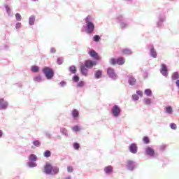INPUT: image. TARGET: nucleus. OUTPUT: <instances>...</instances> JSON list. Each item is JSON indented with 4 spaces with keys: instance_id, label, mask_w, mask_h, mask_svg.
<instances>
[{
    "instance_id": "e2e57ef3",
    "label": "nucleus",
    "mask_w": 179,
    "mask_h": 179,
    "mask_svg": "<svg viewBox=\"0 0 179 179\" xmlns=\"http://www.w3.org/2000/svg\"><path fill=\"white\" fill-rule=\"evenodd\" d=\"M128 3H132V0H125Z\"/></svg>"
},
{
    "instance_id": "423d86ee",
    "label": "nucleus",
    "mask_w": 179,
    "mask_h": 179,
    "mask_svg": "<svg viewBox=\"0 0 179 179\" xmlns=\"http://www.w3.org/2000/svg\"><path fill=\"white\" fill-rule=\"evenodd\" d=\"M43 73H44L45 78L48 80L54 78V71L52 70V69H50L49 67H45L43 69Z\"/></svg>"
},
{
    "instance_id": "6e6d98bb",
    "label": "nucleus",
    "mask_w": 179,
    "mask_h": 179,
    "mask_svg": "<svg viewBox=\"0 0 179 179\" xmlns=\"http://www.w3.org/2000/svg\"><path fill=\"white\" fill-rule=\"evenodd\" d=\"M50 52H51V54H55V52H57V50H55V48H51Z\"/></svg>"
},
{
    "instance_id": "39448f33",
    "label": "nucleus",
    "mask_w": 179,
    "mask_h": 179,
    "mask_svg": "<svg viewBox=\"0 0 179 179\" xmlns=\"http://www.w3.org/2000/svg\"><path fill=\"white\" fill-rule=\"evenodd\" d=\"M111 115L115 118H118L121 115V108L118 105H114L110 110Z\"/></svg>"
},
{
    "instance_id": "393cba45",
    "label": "nucleus",
    "mask_w": 179,
    "mask_h": 179,
    "mask_svg": "<svg viewBox=\"0 0 179 179\" xmlns=\"http://www.w3.org/2000/svg\"><path fill=\"white\" fill-rule=\"evenodd\" d=\"M122 52L124 55H131L132 54V50L129 49H123L122 50Z\"/></svg>"
},
{
    "instance_id": "2f4dec72",
    "label": "nucleus",
    "mask_w": 179,
    "mask_h": 179,
    "mask_svg": "<svg viewBox=\"0 0 179 179\" xmlns=\"http://www.w3.org/2000/svg\"><path fill=\"white\" fill-rule=\"evenodd\" d=\"M144 104L146 106H150V104H152V99L149 98L144 99Z\"/></svg>"
},
{
    "instance_id": "6e6552de",
    "label": "nucleus",
    "mask_w": 179,
    "mask_h": 179,
    "mask_svg": "<svg viewBox=\"0 0 179 179\" xmlns=\"http://www.w3.org/2000/svg\"><path fill=\"white\" fill-rule=\"evenodd\" d=\"M127 169L129 170V171H134V170L136 169V163L131 160L127 161Z\"/></svg>"
},
{
    "instance_id": "13d9d810",
    "label": "nucleus",
    "mask_w": 179,
    "mask_h": 179,
    "mask_svg": "<svg viewBox=\"0 0 179 179\" xmlns=\"http://www.w3.org/2000/svg\"><path fill=\"white\" fill-rule=\"evenodd\" d=\"M2 50H9V45H4Z\"/></svg>"
},
{
    "instance_id": "69168bd1",
    "label": "nucleus",
    "mask_w": 179,
    "mask_h": 179,
    "mask_svg": "<svg viewBox=\"0 0 179 179\" xmlns=\"http://www.w3.org/2000/svg\"><path fill=\"white\" fill-rule=\"evenodd\" d=\"M32 1H37V0H32Z\"/></svg>"
},
{
    "instance_id": "cd10ccee",
    "label": "nucleus",
    "mask_w": 179,
    "mask_h": 179,
    "mask_svg": "<svg viewBox=\"0 0 179 179\" xmlns=\"http://www.w3.org/2000/svg\"><path fill=\"white\" fill-rule=\"evenodd\" d=\"M71 115L73 118H78V117H79V111H78L76 109H74L73 110Z\"/></svg>"
},
{
    "instance_id": "49530a36",
    "label": "nucleus",
    "mask_w": 179,
    "mask_h": 179,
    "mask_svg": "<svg viewBox=\"0 0 179 179\" xmlns=\"http://www.w3.org/2000/svg\"><path fill=\"white\" fill-rule=\"evenodd\" d=\"M85 86V82L80 81L77 84L78 87H83Z\"/></svg>"
},
{
    "instance_id": "6ab92c4d",
    "label": "nucleus",
    "mask_w": 179,
    "mask_h": 179,
    "mask_svg": "<svg viewBox=\"0 0 179 179\" xmlns=\"http://www.w3.org/2000/svg\"><path fill=\"white\" fill-rule=\"evenodd\" d=\"M35 22H36V15H31L29 18V26H34Z\"/></svg>"
},
{
    "instance_id": "a19ab883",
    "label": "nucleus",
    "mask_w": 179,
    "mask_h": 179,
    "mask_svg": "<svg viewBox=\"0 0 179 179\" xmlns=\"http://www.w3.org/2000/svg\"><path fill=\"white\" fill-rule=\"evenodd\" d=\"M57 62L58 65H62V64H64V58L62 57L57 58Z\"/></svg>"
},
{
    "instance_id": "ddd939ff",
    "label": "nucleus",
    "mask_w": 179,
    "mask_h": 179,
    "mask_svg": "<svg viewBox=\"0 0 179 179\" xmlns=\"http://www.w3.org/2000/svg\"><path fill=\"white\" fill-rule=\"evenodd\" d=\"M94 65H96V62H93L92 60L85 61V64H84L85 68H87V69H92V68H93Z\"/></svg>"
},
{
    "instance_id": "c9c22d12",
    "label": "nucleus",
    "mask_w": 179,
    "mask_h": 179,
    "mask_svg": "<svg viewBox=\"0 0 179 179\" xmlns=\"http://www.w3.org/2000/svg\"><path fill=\"white\" fill-rule=\"evenodd\" d=\"M101 38L99 35H94L93 37V41H95V43H99Z\"/></svg>"
},
{
    "instance_id": "c85d7f7f",
    "label": "nucleus",
    "mask_w": 179,
    "mask_h": 179,
    "mask_svg": "<svg viewBox=\"0 0 179 179\" xmlns=\"http://www.w3.org/2000/svg\"><path fill=\"white\" fill-rule=\"evenodd\" d=\"M34 146H36V148H40L41 146V142L38 140H35L32 142Z\"/></svg>"
},
{
    "instance_id": "f704fd0d",
    "label": "nucleus",
    "mask_w": 179,
    "mask_h": 179,
    "mask_svg": "<svg viewBox=\"0 0 179 179\" xmlns=\"http://www.w3.org/2000/svg\"><path fill=\"white\" fill-rule=\"evenodd\" d=\"M69 71L71 73H76V67L75 66H71L69 67Z\"/></svg>"
},
{
    "instance_id": "79ce46f5",
    "label": "nucleus",
    "mask_w": 179,
    "mask_h": 179,
    "mask_svg": "<svg viewBox=\"0 0 179 179\" xmlns=\"http://www.w3.org/2000/svg\"><path fill=\"white\" fill-rule=\"evenodd\" d=\"M144 143H145L146 145H148V143H149V142H150V140H149V137L148 136H145L143 139Z\"/></svg>"
},
{
    "instance_id": "2eb2a0df",
    "label": "nucleus",
    "mask_w": 179,
    "mask_h": 179,
    "mask_svg": "<svg viewBox=\"0 0 179 179\" xmlns=\"http://www.w3.org/2000/svg\"><path fill=\"white\" fill-rule=\"evenodd\" d=\"M113 166H108L104 168L103 171L106 176H110L113 173Z\"/></svg>"
},
{
    "instance_id": "4468645a",
    "label": "nucleus",
    "mask_w": 179,
    "mask_h": 179,
    "mask_svg": "<svg viewBox=\"0 0 179 179\" xmlns=\"http://www.w3.org/2000/svg\"><path fill=\"white\" fill-rule=\"evenodd\" d=\"M162 68H161V73L163 76H167L169 75V72L167 70V66L164 64H162L161 65Z\"/></svg>"
},
{
    "instance_id": "1a4fd4ad",
    "label": "nucleus",
    "mask_w": 179,
    "mask_h": 179,
    "mask_svg": "<svg viewBox=\"0 0 179 179\" xmlns=\"http://www.w3.org/2000/svg\"><path fill=\"white\" fill-rule=\"evenodd\" d=\"M129 150L132 155H136L138 153V146L136 145V143H131L129 146Z\"/></svg>"
},
{
    "instance_id": "9b49d317",
    "label": "nucleus",
    "mask_w": 179,
    "mask_h": 179,
    "mask_svg": "<svg viewBox=\"0 0 179 179\" xmlns=\"http://www.w3.org/2000/svg\"><path fill=\"white\" fill-rule=\"evenodd\" d=\"M145 153L147 156H150V157H155V150L151 147H147L145 148Z\"/></svg>"
},
{
    "instance_id": "4c0bfd02",
    "label": "nucleus",
    "mask_w": 179,
    "mask_h": 179,
    "mask_svg": "<svg viewBox=\"0 0 179 179\" xmlns=\"http://www.w3.org/2000/svg\"><path fill=\"white\" fill-rule=\"evenodd\" d=\"M31 72L37 73L39 71L38 66H32L31 69Z\"/></svg>"
},
{
    "instance_id": "864d4df0",
    "label": "nucleus",
    "mask_w": 179,
    "mask_h": 179,
    "mask_svg": "<svg viewBox=\"0 0 179 179\" xmlns=\"http://www.w3.org/2000/svg\"><path fill=\"white\" fill-rule=\"evenodd\" d=\"M45 135L46 138H48V139H50V138H51V134H50V132L46 131V132L45 133Z\"/></svg>"
},
{
    "instance_id": "4d7b16f0",
    "label": "nucleus",
    "mask_w": 179,
    "mask_h": 179,
    "mask_svg": "<svg viewBox=\"0 0 179 179\" xmlns=\"http://www.w3.org/2000/svg\"><path fill=\"white\" fill-rule=\"evenodd\" d=\"M136 94L140 96H142L143 95V93L142 92V91H139V90H137L136 91Z\"/></svg>"
},
{
    "instance_id": "c03bdc74",
    "label": "nucleus",
    "mask_w": 179,
    "mask_h": 179,
    "mask_svg": "<svg viewBox=\"0 0 179 179\" xmlns=\"http://www.w3.org/2000/svg\"><path fill=\"white\" fill-rule=\"evenodd\" d=\"M170 128L171 129L176 130V129H177V124H176L175 123H171Z\"/></svg>"
},
{
    "instance_id": "de8ad7c7",
    "label": "nucleus",
    "mask_w": 179,
    "mask_h": 179,
    "mask_svg": "<svg viewBox=\"0 0 179 179\" xmlns=\"http://www.w3.org/2000/svg\"><path fill=\"white\" fill-rule=\"evenodd\" d=\"M149 76V73L148 72H144L143 74V79H148Z\"/></svg>"
},
{
    "instance_id": "f3484780",
    "label": "nucleus",
    "mask_w": 179,
    "mask_h": 179,
    "mask_svg": "<svg viewBox=\"0 0 179 179\" xmlns=\"http://www.w3.org/2000/svg\"><path fill=\"white\" fill-rule=\"evenodd\" d=\"M88 72H89V70L86 69V66H85V64H81L80 73H82V75H83L84 76H87Z\"/></svg>"
},
{
    "instance_id": "5701e85b",
    "label": "nucleus",
    "mask_w": 179,
    "mask_h": 179,
    "mask_svg": "<svg viewBox=\"0 0 179 179\" xmlns=\"http://www.w3.org/2000/svg\"><path fill=\"white\" fill-rule=\"evenodd\" d=\"M60 132L62 135H64V136H66V138H68V130L66 128L61 127Z\"/></svg>"
},
{
    "instance_id": "473e14b6",
    "label": "nucleus",
    "mask_w": 179,
    "mask_h": 179,
    "mask_svg": "<svg viewBox=\"0 0 179 179\" xmlns=\"http://www.w3.org/2000/svg\"><path fill=\"white\" fill-rule=\"evenodd\" d=\"M81 129H82V128H80V127L78 126V125H76L72 127V131L73 132H79V131H80Z\"/></svg>"
},
{
    "instance_id": "3c124183",
    "label": "nucleus",
    "mask_w": 179,
    "mask_h": 179,
    "mask_svg": "<svg viewBox=\"0 0 179 179\" xmlns=\"http://www.w3.org/2000/svg\"><path fill=\"white\" fill-rule=\"evenodd\" d=\"M74 82H79V77L78 76H74L73 78Z\"/></svg>"
},
{
    "instance_id": "ea45409f",
    "label": "nucleus",
    "mask_w": 179,
    "mask_h": 179,
    "mask_svg": "<svg viewBox=\"0 0 179 179\" xmlns=\"http://www.w3.org/2000/svg\"><path fill=\"white\" fill-rule=\"evenodd\" d=\"M34 80L35 82H41V80H43V78H41V76H37L34 78Z\"/></svg>"
},
{
    "instance_id": "4be33fe9",
    "label": "nucleus",
    "mask_w": 179,
    "mask_h": 179,
    "mask_svg": "<svg viewBox=\"0 0 179 179\" xmlns=\"http://www.w3.org/2000/svg\"><path fill=\"white\" fill-rule=\"evenodd\" d=\"M117 65H124L125 64V59L122 57L117 58Z\"/></svg>"
},
{
    "instance_id": "412c9836",
    "label": "nucleus",
    "mask_w": 179,
    "mask_h": 179,
    "mask_svg": "<svg viewBox=\"0 0 179 179\" xmlns=\"http://www.w3.org/2000/svg\"><path fill=\"white\" fill-rule=\"evenodd\" d=\"M165 113L168 114V115H171L173 114V107L169 106L165 108Z\"/></svg>"
},
{
    "instance_id": "052dcab7",
    "label": "nucleus",
    "mask_w": 179,
    "mask_h": 179,
    "mask_svg": "<svg viewBox=\"0 0 179 179\" xmlns=\"http://www.w3.org/2000/svg\"><path fill=\"white\" fill-rule=\"evenodd\" d=\"M176 87H177L178 89H179V80H177L176 81Z\"/></svg>"
},
{
    "instance_id": "7c9ffc66",
    "label": "nucleus",
    "mask_w": 179,
    "mask_h": 179,
    "mask_svg": "<svg viewBox=\"0 0 179 179\" xmlns=\"http://www.w3.org/2000/svg\"><path fill=\"white\" fill-rule=\"evenodd\" d=\"M172 79H173V80H177V79H179L178 72L176 71L172 74Z\"/></svg>"
},
{
    "instance_id": "f257e3e1",
    "label": "nucleus",
    "mask_w": 179,
    "mask_h": 179,
    "mask_svg": "<svg viewBox=\"0 0 179 179\" xmlns=\"http://www.w3.org/2000/svg\"><path fill=\"white\" fill-rule=\"evenodd\" d=\"M85 31L87 34H92L94 31V23H93V17L90 15H87L85 19Z\"/></svg>"
},
{
    "instance_id": "603ef678",
    "label": "nucleus",
    "mask_w": 179,
    "mask_h": 179,
    "mask_svg": "<svg viewBox=\"0 0 179 179\" xmlns=\"http://www.w3.org/2000/svg\"><path fill=\"white\" fill-rule=\"evenodd\" d=\"M166 145H161L159 146V150H166Z\"/></svg>"
},
{
    "instance_id": "a878e982",
    "label": "nucleus",
    "mask_w": 179,
    "mask_h": 179,
    "mask_svg": "<svg viewBox=\"0 0 179 179\" xmlns=\"http://www.w3.org/2000/svg\"><path fill=\"white\" fill-rule=\"evenodd\" d=\"M27 166L29 167V169H33L34 167H37V163L30 161L29 162H27Z\"/></svg>"
},
{
    "instance_id": "f03ea898",
    "label": "nucleus",
    "mask_w": 179,
    "mask_h": 179,
    "mask_svg": "<svg viewBox=\"0 0 179 179\" xmlns=\"http://www.w3.org/2000/svg\"><path fill=\"white\" fill-rule=\"evenodd\" d=\"M45 173L48 175L57 176L59 173V168L47 164L45 166Z\"/></svg>"
},
{
    "instance_id": "09e8293b",
    "label": "nucleus",
    "mask_w": 179,
    "mask_h": 179,
    "mask_svg": "<svg viewBox=\"0 0 179 179\" xmlns=\"http://www.w3.org/2000/svg\"><path fill=\"white\" fill-rule=\"evenodd\" d=\"M68 173H73V166H68L67 167Z\"/></svg>"
},
{
    "instance_id": "8fccbe9b",
    "label": "nucleus",
    "mask_w": 179,
    "mask_h": 179,
    "mask_svg": "<svg viewBox=\"0 0 179 179\" xmlns=\"http://www.w3.org/2000/svg\"><path fill=\"white\" fill-rule=\"evenodd\" d=\"M20 27H22V23L20 22H17L15 24V29H20Z\"/></svg>"
},
{
    "instance_id": "72a5a7b5",
    "label": "nucleus",
    "mask_w": 179,
    "mask_h": 179,
    "mask_svg": "<svg viewBox=\"0 0 179 179\" xmlns=\"http://www.w3.org/2000/svg\"><path fill=\"white\" fill-rule=\"evenodd\" d=\"M109 64L110 65H117V59H115V58H110L109 59Z\"/></svg>"
},
{
    "instance_id": "b1692460",
    "label": "nucleus",
    "mask_w": 179,
    "mask_h": 179,
    "mask_svg": "<svg viewBox=\"0 0 179 179\" xmlns=\"http://www.w3.org/2000/svg\"><path fill=\"white\" fill-rule=\"evenodd\" d=\"M37 156L34 154H31L29 156V162H37Z\"/></svg>"
},
{
    "instance_id": "e433bc0d",
    "label": "nucleus",
    "mask_w": 179,
    "mask_h": 179,
    "mask_svg": "<svg viewBox=\"0 0 179 179\" xmlns=\"http://www.w3.org/2000/svg\"><path fill=\"white\" fill-rule=\"evenodd\" d=\"M44 157H51V151L45 150L43 153Z\"/></svg>"
},
{
    "instance_id": "c756f323",
    "label": "nucleus",
    "mask_w": 179,
    "mask_h": 179,
    "mask_svg": "<svg viewBox=\"0 0 179 179\" xmlns=\"http://www.w3.org/2000/svg\"><path fill=\"white\" fill-rule=\"evenodd\" d=\"M144 94H145V96L150 97V96H152V90L151 89H145L144 91Z\"/></svg>"
},
{
    "instance_id": "f8f14e48",
    "label": "nucleus",
    "mask_w": 179,
    "mask_h": 179,
    "mask_svg": "<svg viewBox=\"0 0 179 179\" xmlns=\"http://www.w3.org/2000/svg\"><path fill=\"white\" fill-rule=\"evenodd\" d=\"M128 78V83L130 86H135L136 85V78L134 77L132 75L127 76Z\"/></svg>"
},
{
    "instance_id": "bb28decb",
    "label": "nucleus",
    "mask_w": 179,
    "mask_h": 179,
    "mask_svg": "<svg viewBox=\"0 0 179 179\" xmlns=\"http://www.w3.org/2000/svg\"><path fill=\"white\" fill-rule=\"evenodd\" d=\"M101 75H103V72L100 70L96 71L94 74L96 79H100Z\"/></svg>"
},
{
    "instance_id": "680f3d73",
    "label": "nucleus",
    "mask_w": 179,
    "mask_h": 179,
    "mask_svg": "<svg viewBox=\"0 0 179 179\" xmlns=\"http://www.w3.org/2000/svg\"><path fill=\"white\" fill-rule=\"evenodd\" d=\"M3 136V131L2 130H0V138H2Z\"/></svg>"
},
{
    "instance_id": "a18cd8bd",
    "label": "nucleus",
    "mask_w": 179,
    "mask_h": 179,
    "mask_svg": "<svg viewBox=\"0 0 179 179\" xmlns=\"http://www.w3.org/2000/svg\"><path fill=\"white\" fill-rule=\"evenodd\" d=\"M132 99L134 101H138V100H139V96L136 94H134L132 95Z\"/></svg>"
},
{
    "instance_id": "9d476101",
    "label": "nucleus",
    "mask_w": 179,
    "mask_h": 179,
    "mask_svg": "<svg viewBox=\"0 0 179 179\" xmlns=\"http://www.w3.org/2000/svg\"><path fill=\"white\" fill-rule=\"evenodd\" d=\"M9 103L3 98L0 99V110H6Z\"/></svg>"
},
{
    "instance_id": "7ed1b4c3",
    "label": "nucleus",
    "mask_w": 179,
    "mask_h": 179,
    "mask_svg": "<svg viewBox=\"0 0 179 179\" xmlns=\"http://www.w3.org/2000/svg\"><path fill=\"white\" fill-rule=\"evenodd\" d=\"M157 22L156 23L157 27L159 29H162L164 26V22H166V10L164 9H162L160 10V13L157 16Z\"/></svg>"
},
{
    "instance_id": "0eeeda50",
    "label": "nucleus",
    "mask_w": 179,
    "mask_h": 179,
    "mask_svg": "<svg viewBox=\"0 0 179 179\" xmlns=\"http://www.w3.org/2000/svg\"><path fill=\"white\" fill-rule=\"evenodd\" d=\"M107 75L109 76L110 79H112V80H117L118 79V76L117 75V73H115V70L111 67L108 68Z\"/></svg>"
},
{
    "instance_id": "5fc2aeb1",
    "label": "nucleus",
    "mask_w": 179,
    "mask_h": 179,
    "mask_svg": "<svg viewBox=\"0 0 179 179\" xmlns=\"http://www.w3.org/2000/svg\"><path fill=\"white\" fill-rule=\"evenodd\" d=\"M60 86H61V87H64V86H66V82L61 81L60 82Z\"/></svg>"
},
{
    "instance_id": "0e129e2a",
    "label": "nucleus",
    "mask_w": 179,
    "mask_h": 179,
    "mask_svg": "<svg viewBox=\"0 0 179 179\" xmlns=\"http://www.w3.org/2000/svg\"><path fill=\"white\" fill-rule=\"evenodd\" d=\"M169 1H174V0H169Z\"/></svg>"
},
{
    "instance_id": "dca6fc26",
    "label": "nucleus",
    "mask_w": 179,
    "mask_h": 179,
    "mask_svg": "<svg viewBox=\"0 0 179 179\" xmlns=\"http://www.w3.org/2000/svg\"><path fill=\"white\" fill-rule=\"evenodd\" d=\"M150 57H152V58H157V52L156 51L155 48H153V45H150Z\"/></svg>"
},
{
    "instance_id": "bf43d9fd",
    "label": "nucleus",
    "mask_w": 179,
    "mask_h": 179,
    "mask_svg": "<svg viewBox=\"0 0 179 179\" xmlns=\"http://www.w3.org/2000/svg\"><path fill=\"white\" fill-rule=\"evenodd\" d=\"M64 179H72V176L71 175L66 176Z\"/></svg>"
},
{
    "instance_id": "20e7f679",
    "label": "nucleus",
    "mask_w": 179,
    "mask_h": 179,
    "mask_svg": "<svg viewBox=\"0 0 179 179\" xmlns=\"http://www.w3.org/2000/svg\"><path fill=\"white\" fill-rule=\"evenodd\" d=\"M117 20L120 22V28L124 30V29H127V27H129L131 26V22L124 20V17L122 15H118L116 17Z\"/></svg>"
},
{
    "instance_id": "58836bf2",
    "label": "nucleus",
    "mask_w": 179,
    "mask_h": 179,
    "mask_svg": "<svg viewBox=\"0 0 179 179\" xmlns=\"http://www.w3.org/2000/svg\"><path fill=\"white\" fill-rule=\"evenodd\" d=\"M15 19L17 22H20V20H22V15H20V13H17L15 14Z\"/></svg>"
},
{
    "instance_id": "a211bd4d",
    "label": "nucleus",
    "mask_w": 179,
    "mask_h": 179,
    "mask_svg": "<svg viewBox=\"0 0 179 179\" xmlns=\"http://www.w3.org/2000/svg\"><path fill=\"white\" fill-rule=\"evenodd\" d=\"M89 55L92 57V58H94V59H99V55L96 51L92 50L88 52Z\"/></svg>"
},
{
    "instance_id": "aec40b11",
    "label": "nucleus",
    "mask_w": 179,
    "mask_h": 179,
    "mask_svg": "<svg viewBox=\"0 0 179 179\" xmlns=\"http://www.w3.org/2000/svg\"><path fill=\"white\" fill-rule=\"evenodd\" d=\"M4 8H5L8 16L12 17V16H13V14L12 13V10H10V7H9V6L8 4H5Z\"/></svg>"
},
{
    "instance_id": "37998d69",
    "label": "nucleus",
    "mask_w": 179,
    "mask_h": 179,
    "mask_svg": "<svg viewBox=\"0 0 179 179\" xmlns=\"http://www.w3.org/2000/svg\"><path fill=\"white\" fill-rule=\"evenodd\" d=\"M74 149H76V150H79V148H80V145H79L78 143H74L73 145Z\"/></svg>"
}]
</instances>
